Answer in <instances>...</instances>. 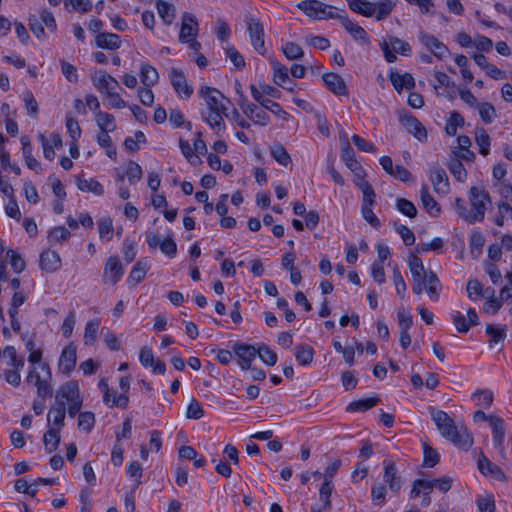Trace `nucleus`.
Returning a JSON list of instances; mask_svg holds the SVG:
<instances>
[{
    "label": "nucleus",
    "mask_w": 512,
    "mask_h": 512,
    "mask_svg": "<svg viewBox=\"0 0 512 512\" xmlns=\"http://www.w3.org/2000/svg\"><path fill=\"white\" fill-rule=\"evenodd\" d=\"M388 44H389V46L392 47V50L395 53H399L404 56H408L411 53L410 45L407 42H405L402 39H399L397 37H393V36L390 37Z\"/></svg>",
    "instance_id": "obj_64"
},
{
    "label": "nucleus",
    "mask_w": 512,
    "mask_h": 512,
    "mask_svg": "<svg viewBox=\"0 0 512 512\" xmlns=\"http://www.w3.org/2000/svg\"><path fill=\"white\" fill-rule=\"evenodd\" d=\"M257 349V356L264 364L268 366H274L276 364L278 359L277 354L268 345L259 343Z\"/></svg>",
    "instance_id": "obj_44"
},
{
    "label": "nucleus",
    "mask_w": 512,
    "mask_h": 512,
    "mask_svg": "<svg viewBox=\"0 0 512 512\" xmlns=\"http://www.w3.org/2000/svg\"><path fill=\"white\" fill-rule=\"evenodd\" d=\"M399 121L416 139L423 142L427 140L426 128L412 114L407 112L399 113Z\"/></svg>",
    "instance_id": "obj_9"
},
{
    "label": "nucleus",
    "mask_w": 512,
    "mask_h": 512,
    "mask_svg": "<svg viewBox=\"0 0 512 512\" xmlns=\"http://www.w3.org/2000/svg\"><path fill=\"white\" fill-rule=\"evenodd\" d=\"M472 398L477 405L490 407L493 403V392L489 389H479L473 393Z\"/></svg>",
    "instance_id": "obj_56"
},
{
    "label": "nucleus",
    "mask_w": 512,
    "mask_h": 512,
    "mask_svg": "<svg viewBox=\"0 0 512 512\" xmlns=\"http://www.w3.org/2000/svg\"><path fill=\"white\" fill-rule=\"evenodd\" d=\"M38 139L42 144L44 157L52 161L55 157L54 148L62 146V139L58 134H51L50 138L47 139L44 134H39Z\"/></svg>",
    "instance_id": "obj_21"
},
{
    "label": "nucleus",
    "mask_w": 512,
    "mask_h": 512,
    "mask_svg": "<svg viewBox=\"0 0 512 512\" xmlns=\"http://www.w3.org/2000/svg\"><path fill=\"white\" fill-rule=\"evenodd\" d=\"M77 347L74 343H69L61 352L58 361V369L63 374H70L75 368L77 361Z\"/></svg>",
    "instance_id": "obj_11"
},
{
    "label": "nucleus",
    "mask_w": 512,
    "mask_h": 512,
    "mask_svg": "<svg viewBox=\"0 0 512 512\" xmlns=\"http://www.w3.org/2000/svg\"><path fill=\"white\" fill-rule=\"evenodd\" d=\"M431 418L442 437L455 446L468 450L473 444V438L463 426L458 427L452 418L442 410L432 409Z\"/></svg>",
    "instance_id": "obj_2"
},
{
    "label": "nucleus",
    "mask_w": 512,
    "mask_h": 512,
    "mask_svg": "<svg viewBox=\"0 0 512 512\" xmlns=\"http://www.w3.org/2000/svg\"><path fill=\"white\" fill-rule=\"evenodd\" d=\"M282 51L286 58L289 60H298L304 56L303 49L297 43L294 42H287L283 46Z\"/></svg>",
    "instance_id": "obj_58"
},
{
    "label": "nucleus",
    "mask_w": 512,
    "mask_h": 512,
    "mask_svg": "<svg viewBox=\"0 0 512 512\" xmlns=\"http://www.w3.org/2000/svg\"><path fill=\"white\" fill-rule=\"evenodd\" d=\"M6 258L15 273H21L25 269V261L16 251L8 249L6 252Z\"/></svg>",
    "instance_id": "obj_54"
},
{
    "label": "nucleus",
    "mask_w": 512,
    "mask_h": 512,
    "mask_svg": "<svg viewBox=\"0 0 512 512\" xmlns=\"http://www.w3.org/2000/svg\"><path fill=\"white\" fill-rule=\"evenodd\" d=\"M294 356L299 365H310L314 358V349L307 344H298L295 347Z\"/></svg>",
    "instance_id": "obj_32"
},
{
    "label": "nucleus",
    "mask_w": 512,
    "mask_h": 512,
    "mask_svg": "<svg viewBox=\"0 0 512 512\" xmlns=\"http://www.w3.org/2000/svg\"><path fill=\"white\" fill-rule=\"evenodd\" d=\"M156 8L162 21L170 25L175 18V7L164 0H157Z\"/></svg>",
    "instance_id": "obj_33"
},
{
    "label": "nucleus",
    "mask_w": 512,
    "mask_h": 512,
    "mask_svg": "<svg viewBox=\"0 0 512 512\" xmlns=\"http://www.w3.org/2000/svg\"><path fill=\"white\" fill-rule=\"evenodd\" d=\"M65 120H66L65 121L66 129H67L69 136L71 137V139L74 142H77V140L81 137V133H82L77 119H75L68 113V114H66Z\"/></svg>",
    "instance_id": "obj_59"
},
{
    "label": "nucleus",
    "mask_w": 512,
    "mask_h": 512,
    "mask_svg": "<svg viewBox=\"0 0 512 512\" xmlns=\"http://www.w3.org/2000/svg\"><path fill=\"white\" fill-rule=\"evenodd\" d=\"M77 187L84 192H91L95 195L101 196L104 194V188L100 182L94 179H81L77 178Z\"/></svg>",
    "instance_id": "obj_39"
},
{
    "label": "nucleus",
    "mask_w": 512,
    "mask_h": 512,
    "mask_svg": "<svg viewBox=\"0 0 512 512\" xmlns=\"http://www.w3.org/2000/svg\"><path fill=\"white\" fill-rule=\"evenodd\" d=\"M320 4L318 0H303L297 4V8L303 11L308 17L318 19Z\"/></svg>",
    "instance_id": "obj_49"
},
{
    "label": "nucleus",
    "mask_w": 512,
    "mask_h": 512,
    "mask_svg": "<svg viewBox=\"0 0 512 512\" xmlns=\"http://www.w3.org/2000/svg\"><path fill=\"white\" fill-rule=\"evenodd\" d=\"M96 46L108 50H116L121 46V39L117 34L102 32L95 39Z\"/></svg>",
    "instance_id": "obj_26"
},
{
    "label": "nucleus",
    "mask_w": 512,
    "mask_h": 512,
    "mask_svg": "<svg viewBox=\"0 0 512 512\" xmlns=\"http://www.w3.org/2000/svg\"><path fill=\"white\" fill-rule=\"evenodd\" d=\"M92 80L97 90L105 95L119 88L118 81L105 71L96 72Z\"/></svg>",
    "instance_id": "obj_13"
},
{
    "label": "nucleus",
    "mask_w": 512,
    "mask_h": 512,
    "mask_svg": "<svg viewBox=\"0 0 512 512\" xmlns=\"http://www.w3.org/2000/svg\"><path fill=\"white\" fill-rule=\"evenodd\" d=\"M477 466L481 474H483L484 476L492 477L500 482H506L508 480L507 475L504 473V471L498 465L491 462L484 455L479 457Z\"/></svg>",
    "instance_id": "obj_14"
},
{
    "label": "nucleus",
    "mask_w": 512,
    "mask_h": 512,
    "mask_svg": "<svg viewBox=\"0 0 512 512\" xmlns=\"http://www.w3.org/2000/svg\"><path fill=\"white\" fill-rule=\"evenodd\" d=\"M477 107L480 118L485 124L491 123L496 118V110L491 103L481 102L477 104Z\"/></svg>",
    "instance_id": "obj_51"
},
{
    "label": "nucleus",
    "mask_w": 512,
    "mask_h": 512,
    "mask_svg": "<svg viewBox=\"0 0 512 512\" xmlns=\"http://www.w3.org/2000/svg\"><path fill=\"white\" fill-rule=\"evenodd\" d=\"M389 80L398 92H401L403 88L411 90L415 87V80L409 73L399 74L398 72L391 71Z\"/></svg>",
    "instance_id": "obj_23"
},
{
    "label": "nucleus",
    "mask_w": 512,
    "mask_h": 512,
    "mask_svg": "<svg viewBox=\"0 0 512 512\" xmlns=\"http://www.w3.org/2000/svg\"><path fill=\"white\" fill-rule=\"evenodd\" d=\"M66 415V404L63 400H58L55 406L51 407L47 414V424L50 426L51 422L55 428H62Z\"/></svg>",
    "instance_id": "obj_22"
},
{
    "label": "nucleus",
    "mask_w": 512,
    "mask_h": 512,
    "mask_svg": "<svg viewBox=\"0 0 512 512\" xmlns=\"http://www.w3.org/2000/svg\"><path fill=\"white\" fill-rule=\"evenodd\" d=\"M139 360L142 366L145 368H152V372L154 374L163 375L166 371L165 363L154 358V354L151 348L143 347L140 350Z\"/></svg>",
    "instance_id": "obj_15"
},
{
    "label": "nucleus",
    "mask_w": 512,
    "mask_h": 512,
    "mask_svg": "<svg viewBox=\"0 0 512 512\" xmlns=\"http://www.w3.org/2000/svg\"><path fill=\"white\" fill-rule=\"evenodd\" d=\"M244 21L247 26L251 45L257 53L264 55L266 53V48L263 25L251 15L246 16Z\"/></svg>",
    "instance_id": "obj_5"
},
{
    "label": "nucleus",
    "mask_w": 512,
    "mask_h": 512,
    "mask_svg": "<svg viewBox=\"0 0 512 512\" xmlns=\"http://www.w3.org/2000/svg\"><path fill=\"white\" fill-rule=\"evenodd\" d=\"M230 348L238 358V364L243 370H249L251 364L257 356V346L235 341L230 342Z\"/></svg>",
    "instance_id": "obj_6"
},
{
    "label": "nucleus",
    "mask_w": 512,
    "mask_h": 512,
    "mask_svg": "<svg viewBox=\"0 0 512 512\" xmlns=\"http://www.w3.org/2000/svg\"><path fill=\"white\" fill-rule=\"evenodd\" d=\"M341 24L344 29L355 39L363 42L368 41V36L364 28L358 25L356 22L350 20L346 15L341 18Z\"/></svg>",
    "instance_id": "obj_30"
},
{
    "label": "nucleus",
    "mask_w": 512,
    "mask_h": 512,
    "mask_svg": "<svg viewBox=\"0 0 512 512\" xmlns=\"http://www.w3.org/2000/svg\"><path fill=\"white\" fill-rule=\"evenodd\" d=\"M408 265L413 279L417 280L421 277L427 276L428 272H426L421 258H419L417 255L410 254Z\"/></svg>",
    "instance_id": "obj_43"
},
{
    "label": "nucleus",
    "mask_w": 512,
    "mask_h": 512,
    "mask_svg": "<svg viewBox=\"0 0 512 512\" xmlns=\"http://www.w3.org/2000/svg\"><path fill=\"white\" fill-rule=\"evenodd\" d=\"M441 289V284L438 276L435 272L429 271L427 276L421 277L420 279H413L412 290L415 294L419 295L426 290L429 298L432 301H437L439 299V292Z\"/></svg>",
    "instance_id": "obj_4"
},
{
    "label": "nucleus",
    "mask_w": 512,
    "mask_h": 512,
    "mask_svg": "<svg viewBox=\"0 0 512 512\" xmlns=\"http://www.w3.org/2000/svg\"><path fill=\"white\" fill-rule=\"evenodd\" d=\"M464 125V118L456 111L450 113V117L447 120L445 132L448 136H455L457 134V128Z\"/></svg>",
    "instance_id": "obj_47"
},
{
    "label": "nucleus",
    "mask_w": 512,
    "mask_h": 512,
    "mask_svg": "<svg viewBox=\"0 0 512 512\" xmlns=\"http://www.w3.org/2000/svg\"><path fill=\"white\" fill-rule=\"evenodd\" d=\"M349 8L358 14L365 17H372L373 11L371 10L372 3L366 0H346Z\"/></svg>",
    "instance_id": "obj_48"
},
{
    "label": "nucleus",
    "mask_w": 512,
    "mask_h": 512,
    "mask_svg": "<svg viewBox=\"0 0 512 512\" xmlns=\"http://www.w3.org/2000/svg\"><path fill=\"white\" fill-rule=\"evenodd\" d=\"M326 88L335 95H347L348 89L343 78L336 73H325L322 76Z\"/></svg>",
    "instance_id": "obj_19"
},
{
    "label": "nucleus",
    "mask_w": 512,
    "mask_h": 512,
    "mask_svg": "<svg viewBox=\"0 0 512 512\" xmlns=\"http://www.w3.org/2000/svg\"><path fill=\"white\" fill-rule=\"evenodd\" d=\"M380 399L378 397H370L365 399H359L351 402L346 410L349 412H365L374 407Z\"/></svg>",
    "instance_id": "obj_36"
},
{
    "label": "nucleus",
    "mask_w": 512,
    "mask_h": 512,
    "mask_svg": "<svg viewBox=\"0 0 512 512\" xmlns=\"http://www.w3.org/2000/svg\"><path fill=\"white\" fill-rule=\"evenodd\" d=\"M96 122L101 131L113 132L116 129L115 118L110 113L98 111L96 113Z\"/></svg>",
    "instance_id": "obj_40"
},
{
    "label": "nucleus",
    "mask_w": 512,
    "mask_h": 512,
    "mask_svg": "<svg viewBox=\"0 0 512 512\" xmlns=\"http://www.w3.org/2000/svg\"><path fill=\"white\" fill-rule=\"evenodd\" d=\"M475 141L479 146V153L486 156L490 152V136L485 129L479 128L475 131Z\"/></svg>",
    "instance_id": "obj_45"
},
{
    "label": "nucleus",
    "mask_w": 512,
    "mask_h": 512,
    "mask_svg": "<svg viewBox=\"0 0 512 512\" xmlns=\"http://www.w3.org/2000/svg\"><path fill=\"white\" fill-rule=\"evenodd\" d=\"M487 202H490L489 195L483 189L475 186L470 189L471 216H468L470 224L484 219Z\"/></svg>",
    "instance_id": "obj_3"
},
{
    "label": "nucleus",
    "mask_w": 512,
    "mask_h": 512,
    "mask_svg": "<svg viewBox=\"0 0 512 512\" xmlns=\"http://www.w3.org/2000/svg\"><path fill=\"white\" fill-rule=\"evenodd\" d=\"M82 398L79 392V386L76 381H68L64 383L56 393L55 399L56 403L58 400H63L64 402H72Z\"/></svg>",
    "instance_id": "obj_20"
},
{
    "label": "nucleus",
    "mask_w": 512,
    "mask_h": 512,
    "mask_svg": "<svg viewBox=\"0 0 512 512\" xmlns=\"http://www.w3.org/2000/svg\"><path fill=\"white\" fill-rule=\"evenodd\" d=\"M40 368L41 370L46 372V376L43 377L41 381L37 382L35 386L37 387L38 397H40L41 399H45L46 397H51L53 393L50 385V380L52 376L50 367L47 363H41Z\"/></svg>",
    "instance_id": "obj_28"
},
{
    "label": "nucleus",
    "mask_w": 512,
    "mask_h": 512,
    "mask_svg": "<svg viewBox=\"0 0 512 512\" xmlns=\"http://www.w3.org/2000/svg\"><path fill=\"white\" fill-rule=\"evenodd\" d=\"M245 115L255 124L266 126L270 122L269 115L255 104L246 105Z\"/></svg>",
    "instance_id": "obj_27"
},
{
    "label": "nucleus",
    "mask_w": 512,
    "mask_h": 512,
    "mask_svg": "<svg viewBox=\"0 0 512 512\" xmlns=\"http://www.w3.org/2000/svg\"><path fill=\"white\" fill-rule=\"evenodd\" d=\"M383 481L392 492H398L403 485V479L398 474L396 465L391 460L383 461Z\"/></svg>",
    "instance_id": "obj_10"
},
{
    "label": "nucleus",
    "mask_w": 512,
    "mask_h": 512,
    "mask_svg": "<svg viewBox=\"0 0 512 512\" xmlns=\"http://www.w3.org/2000/svg\"><path fill=\"white\" fill-rule=\"evenodd\" d=\"M272 157L283 166H287L291 163V157L286 149L281 144H275L270 147Z\"/></svg>",
    "instance_id": "obj_53"
},
{
    "label": "nucleus",
    "mask_w": 512,
    "mask_h": 512,
    "mask_svg": "<svg viewBox=\"0 0 512 512\" xmlns=\"http://www.w3.org/2000/svg\"><path fill=\"white\" fill-rule=\"evenodd\" d=\"M357 185L363 194L362 206H373L376 195L372 186L366 181H362Z\"/></svg>",
    "instance_id": "obj_60"
},
{
    "label": "nucleus",
    "mask_w": 512,
    "mask_h": 512,
    "mask_svg": "<svg viewBox=\"0 0 512 512\" xmlns=\"http://www.w3.org/2000/svg\"><path fill=\"white\" fill-rule=\"evenodd\" d=\"M451 320L459 333H467L471 328L468 324V320L460 311H453L451 314Z\"/></svg>",
    "instance_id": "obj_63"
},
{
    "label": "nucleus",
    "mask_w": 512,
    "mask_h": 512,
    "mask_svg": "<svg viewBox=\"0 0 512 512\" xmlns=\"http://www.w3.org/2000/svg\"><path fill=\"white\" fill-rule=\"evenodd\" d=\"M60 443V428L50 427L43 435V444L47 453L57 450Z\"/></svg>",
    "instance_id": "obj_31"
},
{
    "label": "nucleus",
    "mask_w": 512,
    "mask_h": 512,
    "mask_svg": "<svg viewBox=\"0 0 512 512\" xmlns=\"http://www.w3.org/2000/svg\"><path fill=\"white\" fill-rule=\"evenodd\" d=\"M142 173V168L138 163L134 161L128 162L126 176L130 185H135L139 182L142 178Z\"/></svg>",
    "instance_id": "obj_57"
},
{
    "label": "nucleus",
    "mask_w": 512,
    "mask_h": 512,
    "mask_svg": "<svg viewBox=\"0 0 512 512\" xmlns=\"http://www.w3.org/2000/svg\"><path fill=\"white\" fill-rule=\"evenodd\" d=\"M396 208L399 212L409 218H414L417 215V208L415 205L405 198L396 199Z\"/></svg>",
    "instance_id": "obj_55"
},
{
    "label": "nucleus",
    "mask_w": 512,
    "mask_h": 512,
    "mask_svg": "<svg viewBox=\"0 0 512 512\" xmlns=\"http://www.w3.org/2000/svg\"><path fill=\"white\" fill-rule=\"evenodd\" d=\"M420 198L423 208L427 211V213L430 216L437 217L440 214L441 207L436 202V200L430 195L427 185H423L421 187Z\"/></svg>",
    "instance_id": "obj_25"
},
{
    "label": "nucleus",
    "mask_w": 512,
    "mask_h": 512,
    "mask_svg": "<svg viewBox=\"0 0 512 512\" xmlns=\"http://www.w3.org/2000/svg\"><path fill=\"white\" fill-rule=\"evenodd\" d=\"M198 95L205 101L207 107L206 111L201 112L203 120L218 136H222L226 128L223 116H227L226 103L230 100L218 89L207 85L199 88Z\"/></svg>",
    "instance_id": "obj_1"
},
{
    "label": "nucleus",
    "mask_w": 512,
    "mask_h": 512,
    "mask_svg": "<svg viewBox=\"0 0 512 512\" xmlns=\"http://www.w3.org/2000/svg\"><path fill=\"white\" fill-rule=\"evenodd\" d=\"M486 333L489 335V345L494 347L495 345L503 342L506 338V327H495L492 324L486 325Z\"/></svg>",
    "instance_id": "obj_42"
},
{
    "label": "nucleus",
    "mask_w": 512,
    "mask_h": 512,
    "mask_svg": "<svg viewBox=\"0 0 512 512\" xmlns=\"http://www.w3.org/2000/svg\"><path fill=\"white\" fill-rule=\"evenodd\" d=\"M394 7V3L391 0H381L377 3H372L370 11H373L372 17L374 16L377 20L386 18Z\"/></svg>",
    "instance_id": "obj_37"
},
{
    "label": "nucleus",
    "mask_w": 512,
    "mask_h": 512,
    "mask_svg": "<svg viewBox=\"0 0 512 512\" xmlns=\"http://www.w3.org/2000/svg\"><path fill=\"white\" fill-rule=\"evenodd\" d=\"M421 43L438 59H443L449 54L448 47L439 41L435 36L426 33H420Z\"/></svg>",
    "instance_id": "obj_12"
},
{
    "label": "nucleus",
    "mask_w": 512,
    "mask_h": 512,
    "mask_svg": "<svg viewBox=\"0 0 512 512\" xmlns=\"http://www.w3.org/2000/svg\"><path fill=\"white\" fill-rule=\"evenodd\" d=\"M126 474L135 480L133 490H135L141 484V477L143 475V468L138 461L131 462L126 467Z\"/></svg>",
    "instance_id": "obj_62"
},
{
    "label": "nucleus",
    "mask_w": 512,
    "mask_h": 512,
    "mask_svg": "<svg viewBox=\"0 0 512 512\" xmlns=\"http://www.w3.org/2000/svg\"><path fill=\"white\" fill-rule=\"evenodd\" d=\"M149 267L150 266H149L147 259H145V258L139 259L134 264V266L132 267V269L129 273V276L127 278L128 284H130V283L137 284V283L141 282L144 279L147 271L149 270Z\"/></svg>",
    "instance_id": "obj_29"
},
{
    "label": "nucleus",
    "mask_w": 512,
    "mask_h": 512,
    "mask_svg": "<svg viewBox=\"0 0 512 512\" xmlns=\"http://www.w3.org/2000/svg\"><path fill=\"white\" fill-rule=\"evenodd\" d=\"M124 275V267L118 256H110L104 265L102 280L104 283L116 285Z\"/></svg>",
    "instance_id": "obj_8"
},
{
    "label": "nucleus",
    "mask_w": 512,
    "mask_h": 512,
    "mask_svg": "<svg viewBox=\"0 0 512 512\" xmlns=\"http://www.w3.org/2000/svg\"><path fill=\"white\" fill-rule=\"evenodd\" d=\"M341 159L351 171L356 172L361 169L360 163L356 160L355 152L348 143L341 148Z\"/></svg>",
    "instance_id": "obj_34"
},
{
    "label": "nucleus",
    "mask_w": 512,
    "mask_h": 512,
    "mask_svg": "<svg viewBox=\"0 0 512 512\" xmlns=\"http://www.w3.org/2000/svg\"><path fill=\"white\" fill-rule=\"evenodd\" d=\"M61 266V259L57 252L47 250L40 254V267L47 272H54Z\"/></svg>",
    "instance_id": "obj_24"
},
{
    "label": "nucleus",
    "mask_w": 512,
    "mask_h": 512,
    "mask_svg": "<svg viewBox=\"0 0 512 512\" xmlns=\"http://www.w3.org/2000/svg\"><path fill=\"white\" fill-rule=\"evenodd\" d=\"M271 64L273 68V81L276 85L285 87V84L291 83L287 67L277 61H272Z\"/></svg>",
    "instance_id": "obj_35"
},
{
    "label": "nucleus",
    "mask_w": 512,
    "mask_h": 512,
    "mask_svg": "<svg viewBox=\"0 0 512 512\" xmlns=\"http://www.w3.org/2000/svg\"><path fill=\"white\" fill-rule=\"evenodd\" d=\"M3 356L10 359L9 366L15 369H23L25 359L23 356H17V352L14 346L8 345L3 350Z\"/></svg>",
    "instance_id": "obj_50"
},
{
    "label": "nucleus",
    "mask_w": 512,
    "mask_h": 512,
    "mask_svg": "<svg viewBox=\"0 0 512 512\" xmlns=\"http://www.w3.org/2000/svg\"><path fill=\"white\" fill-rule=\"evenodd\" d=\"M448 169L457 181L464 182L466 180L467 172L460 159L453 157L448 163Z\"/></svg>",
    "instance_id": "obj_46"
},
{
    "label": "nucleus",
    "mask_w": 512,
    "mask_h": 512,
    "mask_svg": "<svg viewBox=\"0 0 512 512\" xmlns=\"http://www.w3.org/2000/svg\"><path fill=\"white\" fill-rule=\"evenodd\" d=\"M429 179L433 185L436 193L447 194L449 191V180L446 171L439 167L434 166L430 169Z\"/></svg>",
    "instance_id": "obj_16"
},
{
    "label": "nucleus",
    "mask_w": 512,
    "mask_h": 512,
    "mask_svg": "<svg viewBox=\"0 0 512 512\" xmlns=\"http://www.w3.org/2000/svg\"><path fill=\"white\" fill-rule=\"evenodd\" d=\"M140 79L145 86L150 87L158 82L159 75L153 66L149 64H142L140 69Z\"/></svg>",
    "instance_id": "obj_38"
},
{
    "label": "nucleus",
    "mask_w": 512,
    "mask_h": 512,
    "mask_svg": "<svg viewBox=\"0 0 512 512\" xmlns=\"http://www.w3.org/2000/svg\"><path fill=\"white\" fill-rule=\"evenodd\" d=\"M198 23L196 18L191 13H184L182 16V25L179 33V40L181 42H189L190 38H195L197 35Z\"/></svg>",
    "instance_id": "obj_18"
},
{
    "label": "nucleus",
    "mask_w": 512,
    "mask_h": 512,
    "mask_svg": "<svg viewBox=\"0 0 512 512\" xmlns=\"http://www.w3.org/2000/svg\"><path fill=\"white\" fill-rule=\"evenodd\" d=\"M490 426L492 428V437L495 447L504 458V437H505V422L502 418L496 416L490 418Z\"/></svg>",
    "instance_id": "obj_17"
},
{
    "label": "nucleus",
    "mask_w": 512,
    "mask_h": 512,
    "mask_svg": "<svg viewBox=\"0 0 512 512\" xmlns=\"http://www.w3.org/2000/svg\"><path fill=\"white\" fill-rule=\"evenodd\" d=\"M95 424L94 413L86 411L79 413L78 416V428L85 432H90Z\"/></svg>",
    "instance_id": "obj_61"
},
{
    "label": "nucleus",
    "mask_w": 512,
    "mask_h": 512,
    "mask_svg": "<svg viewBox=\"0 0 512 512\" xmlns=\"http://www.w3.org/2000/svg\"><path fill=\"white\" fill-rule=\"evenodd\" d=\"M169 79L174 91L181 98L188 99L193 94V86L188 82L184 72L177 68H171Z\"/></svg>",
    "instance_id": "obj_7"
},
{
    "label": "nucleus",
    "mask_w": 512,
    "mask_h": 512,
    "mask_svg": "<svg viewBox=\"0 0 512 512\" xmlns=\"http://www.w3.org/2000/svg\"><path fill=\"white\" fill-rule=\"evenodd\" d=\"M100 325V319H93L87 322L84 330V343L85 345H92L97 337V332Z\"/></svg>",
    "instance_id": "obj_52"
},
{
    "label": "nucleus",
    "mask_w": 512,
    "mask_h": 512,
    "mask_svg": "<svg viewBox=\"0 0 512 512\" xmlns=\"http://www.w3.org/2000/svg\"><path fill=\"white\" fill-rule=\"evenodd\" d=\"M334 490L333 482L323 480L319 488V499L322 502L323 510H330L332 508L331 495Z\"/></svg>",
    "instance_id": "obj_41"
}]
</instances>
